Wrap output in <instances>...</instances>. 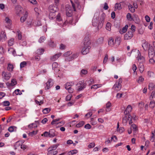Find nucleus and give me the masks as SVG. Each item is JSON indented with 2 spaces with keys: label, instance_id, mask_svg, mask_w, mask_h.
I'll list each match as a JSON object with an SVG mask.
<instances>
[{
  "label": "nucleus",
  "instance_id": "1",
  "mask_svg": "<svg viewBox=\"0 0 155 155\" xmlns=\"http://www.w3.org/2000/svg\"><path fill=\"white\" fill-rule=\"evenodd\" d=\"M122 82V79L121 78H119L113 86L112 89L116 91H119L121 88V83Z\"/></svg>",
  "mask_w": 155,
  "mask_h": 155
},
{
  "label": "nucleus",
  "instance_id": "2",
  "mask_svg": "<svg viewBox=\"0 0 155 155\" xmlns=\"http://www.w3.org/2000/svg\"><path fill=\"white\" fill-rule=\"evenodd\" d=\"M78 87L77 90L79 91H81L85 88L86 86V84L84 82V81H80L76 85Z\"/></svg>",
  "mask_w": 155,
  "mask_h": 155
},
{
  "label": "nucleus",
  "instance_id": "3",
  "mask_svg": "<svg viewBox=\"0 0 155 155\" xmlns=\"http://www.w3.org/2000/svg\"><path fill=\"white\" fill-rule=\"evenodd\" d=\"M83 46L90 47L91 42L89 36H87L85 37L83 39Z\"/></svg>",
  "mask_w": 155,
  "mask_h": 155
},
{
  "label": "nucleus",
  "instance_id": "4",
  "mask_svg": "<svg viewBox=\"0 0 155 155\" xmlns=\"http://www.w3.org/2000/svg\"><path fill=\"white\" fill-rule=\"evenodd\" d=\"M99 14L98 13H96L92 21V23L93 25L95 26H96L98 23L99 21Z\"/></svg>",
  "mask_w": 155,
  "mask_h": 155
},
{
  "label": "nucleus",
  "instance_id": "5",
  "mask_svg": "<svg viewBox=\"0 0 155 155\" xmlns=\"http://www.w3.org/2000/svg\"><path fill=\"white\" fill-rule=\"evenodd\" d=\"M2 76L4 79L7 81L10 78L11 74L8 71H3L2 73Z\"/></svg>",
  "mask_w": 155,
  "mask_h": 155
},
{
  "label": "nucleus",
  "instance_id": "6",
  "mask_svg": "<svg viewBox=\"0 0 155 155\" xmlns=\"http://www.w3.org/2000/svg\"><path fill=\"white\" fill-rule=\"evenodd\" d=\"M72 84V83H67L64 85L65 88L68 90L69 93H72L73 92V90L71 88V87L74 85V83L72 84Z\"/></svg>",
  "mask_w": 155,
  "mask_h": 155
},
{
  "label": "nucleus",
  "instance_id": "7",
  "mask_svg": "<svg viewBox=\"0 0 155 155\" xmlns=\"http://www.w3.org/2000/svg\"><path fill=\"white\" fill-rule=\"evenodd\" d=\"M148 55L149 58H153L155 55V51L153 47L150 46L148 49Z\"/></svg>",
  "mask_w": 155,
  "mask_h": 155
},
{
  "label": "nucleus",
  "instance_id": "8",
  "mask_svg": "<svg viewBox=\"0 0 155 155\" xmlns=\"http://www.w3.org/2000/svg\"><path fill=\"white\" fill-rule=\"evenodd\" d=\"M54 83L53 80L51 79H50L46 83V86L45 87V89L46 90H47L50 89L53 85Z\"/></svg>",
  "mask_w": 155,
  "mask_h": 155
},
{
  "label": "nucleus",
  "instance_id": "9",
  "mask_svg": "<svg viewBox=\"0 0 155 155\" xmlns=\"http://www.w3.org/2000/svg\"><path fill=\"white\" fill-rule=\"evenodd\" d=\"M105 16V14L104 13H102L101 15L100 18V21H99L98 25V28H101L102 26L103 25L104 21V20Z\"/></svg>",
  "mask_w": 155,
  "mask_h": 155
},
{
  "label": "nucleus",
  "instance_id": "10",
  "mask_svg": "<svg viewBox=\"0 0 155 155\" xmlns=\"http://www.w3.org/2000/svg\"><path fill=\"white\" fill-rule=\"evenodd\" d=\"M7 39L6 35L4 31H1L0 34V41H5Z\"/></svg>",
  "mask_w": 155,
  "mask_h": 155
},
{
  "label": "nucleus",
  "instance_id": "11",
  "mask_svg": "<svg viewBox=\"0 0 155 155\" xmlns=\"http://www.w3.org/2000/svg\"><path fill=\"white\" fill-rule=\"evenodd\" d=\"M138 56L137 57V59L138 61L140 62V63H143L145 61V58L142 56H141L140 52L138 51Z\"/></svg>",
  "mask_w": 155,
  "mask_h": 155
},
{
  "label": "nucleus",
  "instance_id": "12",
  "mask_svg": "<svg viewBox=\"0 0 155 155\" xmlns=\"http://www.w3.org/2000/svg\"><path fill=\"white\" fill-rule=\"evenodd\" d=\"M133 34L132 32L131 31H128L124 35V39L128 40L130 39L133 37Z\"/></svg>",
  "mask_w": 155,
  "mask_h": 155
},
{
  "label": "nucleus",
  "instance_id": "13",
  "mask_svg": "<svg viewBox=\"0 0 155 155\" xmlns=\"http://www.w3.org/2000/svg\"><path fill=\"white\" fill-rule=\"evenodd\" d=\"M150 46V44L147 42L146 41L144 40L143 41L142 47L144 50L145 51H147L148 48H149Z\"/></svg>",
  "mask_w": 155,
  "mask_h": 155
},
{
  "label": "nucleus",
  "instance_id": "14",
  "mask_svg": "<svg viewBox=\"0 0 155 155\" xmlns=\"http://www.w3.org/2000/svg\"><path fill=\"white\" fill-rule=\"evenodd\" d=\"M83 47L81 52L83 54H86L89 52L90 47L83 46Z\"/></svg>",
  "mask_w": 155,
  "mask_h": 155
},
{
  "label": "nucleus",
  "instance_id": "15",
  "mask_svg": "<svg viewBox=\"0 0 155 155\" xmlns=\"http://www.w3.org/2000/svg\"><path fill=\"white\" fill-rule=\"evenodd\" d=\"M49 137L50 138H53L57 135L56 133V131L53 129H51L49 130Z\"/></svg>",
  "mask_w": 155,
  "mask_h": 155
},
{
  "label": "nucleus",
  "instance_id": "16",
  "mask_svg": "<svg viewBox=\"0 0 155 155\" xmlns=\"http://www.w3.org/2000/svg\"><path fill=\"white\" fill-rule=\"evenodd\" d=\"M61 53H58L51 57V61H54L58 59L61 55Z\"/></svg>",
  "mask_w": 155,
  "mask_h": 155
},
{
  "label": "nucleus",
  "instance_id": "17",
  "mask_svg": "<svg viewBox=\"0 0 155 155\" xmlns=\"http://www.w3.org/2000/svg\"><path fill=\"white\" fill-rule=\"evenodd\" d=\"M49 9L50 12H56L57 10V8L56 6L55 7L53 5H50L49 6Z\"/></svg>",
  "mask_w": 155,
  "mask_h": 155
},
{
  "label": "nucleus",
  "instance_id": "18",
  "mask_svg": "<svg viewBox=\"0 0 155 155\" xmlns=\"http://www.w3.org/2000/svg\"><path fill=\"white\" fill-rule=\"evenodd\" d=\"M132 110V107L130 105H128L126 110L124 111V114L125 115L128 114Z\"/></svg>",
  "mask_w": 155,
  "mask_h": 155
},
{
  "label": "nucleus",
  "instance_id": "19",
  "mask_svg": "<svg viewBox=\"0 0 155 155\" xmlns=\"http://www.w3.org/2000/svg\"><path fill=\"white\" fill-rule=\"evenodd\" d=\"M124 4V2H123L116 3L115 5V9L119 10H121L122 9L121 5Z\"/></svg>",
  "mask_w": 155,
  "mask_h": 155
},
{
  "label": "nucleus",
  "instance_id": "20",
  "mask_svg": "<svg viewBox=\"0 0 155 155\" xmlns=\"http://www.w3.org/2000/svg\"><path fill=\"white\" fill-rule=\"evenodd\" d=\"M48 155H55L58 153V152L57 151H54L51 149L49 150V149H48Z\"/></svg>",
  "mask_w": 155,
  "mask_h": 155
},
{
  "label": "nucleus",
  "instance_id": "21",
  "mask_svg": "<svg viewBox=\"0 0 155 155\" xmlns=\"http://www.w3.org/2000/svg\"><path fill=\"white\" fill-rule=\"evenodd\" d=\"M28 14V12H26L24 15V16L21 17L20 20L22 22H23L25 21V20L27 18Z\"/></svg>",
  "mask_w": 155,
  "mask_h": 155
},
{
  "label": "nucleus",
  "instance_id": "22",
  "mask_svg": "<svg viewBox=\"0 0 155 155\" xmlns=\"http://www.w3.org/2000/svg\"><path fill=\"white\" fill-rule=\"evenodd\" d=\"M111 104L109 102H108L106 104V110L107 112L110 111V107L111 106Z\"/></svg>",
  "mask_w": 155,
  "mask_h": 155
},
{
  "label": "nucleus",
  "instance_id": "23",
  "mask_svg": "<svg viewBox=\"0 0 155 155\" xmlns=\"http://www.w3.org/2000/svg\"><path fill=\"white\" fill-rule=\"evenodd\" d=\"M55 12H49V18L51 19H53L55 18Z\"/></svg>",
  "mask_w": 155,
  "mask_h": 155
},
{
  "label": "nucleus",
  "instance_id": "24",
  "mask_svg": "<svg viewBox=\"0 0 155 155\" xmlns=\"http://www.w3.org/2000/svg\"><path fill=\"white\" fill-rule=\"evenodd\" d=\"M128 26L127 25H126L125 27L123 28L122 30L120 31V33L123 34V33L126 32L127 31Z\"/></svg>",
  "mask_w": 155,
  "mask_h": 155
},
{
  "label": "nucleus",
  "instance_id": "25",
  "mask_svg": "<svg viewBox=\"0 0 155 155\" xmlns=\"http://www.w3.org/2000/svg\"><path fill=\"white\" fill-rule=\"evenodd\" d=\"M5 22L8 25H10L12 24L11 20L8 17H6L4 19Z\"/></svg>",
  "mask_w": 155,
  "mask_h": 155
},
{
  "label": "nucleus",
  "instance_id": "26",
  "mask_svg": "<svg viewBox=\"0 0 155 155\" xmlns=\"http://www.w3.org/2000/svg\"><path fill=\"white\" fill-rule=\"evenodd\" d=\"M44 51V50L43 48H40L37 50L36 52L38 55H41L43 53Z\"/></svg>",
  "mask_w": 155,
  "mask_h": 155
},
{
  "label": "nucleus",
  "instance_id": "27",
  "mask_svg": "<svg viewBox=\"0 0 155 155\" xmlns=\"http://www.w3.org/2000/svg\"><path fill=\"white\" fill-rule=\"evenodd\" d=\"M16 127L15 126H11L8 128V130L10 132L15 131L16 130Z\"/></svg>",
  "mask_w": 155,
  "mask_h": 155
},
{
  "label": "nucleus",
  "instance_id": "28",
  "mask_svg": "<svg viewBox=\"0 0 155 155\" xmlns=\"http://www.w3.org/2000/svg\"><path fill=\"white\" fill-rule=\"evenodd\" d=\"M130 128L133 130V132L134 133H136L138 130L137 127L135 124H132L131 125V126Z\"/></svg>",
  "mask_w": 155,
  "mask_h": 155
},
{
  "label": "nucleus",
  "instance_id": "29",
  "mask_svg": "<svg viewBox=\"0 0 155 155\" xmlns=\"http://www.w3.org/2000/svg\"><path fill=\"white\" fill-rule=\"evenodd\" d=\"M14 67L12 64H8V65L7 70L9 71H12L13 70Z\"/></svg>",
  "mask_w": 155,
  "mask_h": 155
},
{
  "label": "nucleus",
  "instance_id": "30",
  "mask_svg": "<svg viewBox=\"0 0 155 155\" xmlns=\"http://www.w3.org/2000/svg\"><path fill=\"white\" fill-rule=\"evenodd\" d=\"M78 153V150H72L70 151L68 153V155H72L74 154H76Z\"/></svg>",
  "mask_w": 155,
  "mask_h": 155
},
{
  "label": "nucleus",
  "instance_id": "31",
  "mask_svg": "<svg viewBox=\"0 0 155 155\" xmlns=\"http://www.w3.org/2000/svg\"><path fill=\"white\" fill-rule=\"evenodd\" d=\"M120 43V38L118 37L115 40V44L116 46L119 45Z\"/></svg>",
  "mask_w": 155,
  "mask_h": 155
},
{
  "label": "nucleus",
  "instance_id": "32",
  "mask_svg": "<svg viewBox=\"0 0 155 155\" xmlns=\"http://www.w3.org/2000/svg\"><path fill=\"white\" fill-rule=\"evenodd\" d=\"M21 144L20 143V141H18L16 142L14 146L15 148V149H18L19 147H21Z\"/></svg>",
  "mask_w": 155,
  "mask_h": 155
},
{
  "label": "nucleus",
  "instance_id": "33",
  "mask_svg": "<svg viewBox=\"0 0 155 155\" xmlns=\"http://www.w3.org/2000/svg\"><path fill=\"white\" fill-rule=\"evenodd\" d=\"M14 43V39L12 38L8 42V45L9 46H12Z\"/></svg>",
  "mask_w": 155,
  "mask_h": 155
},
{
  "label": "nucleus",
  "instance_id": "34",
  "mask_svg": "<svg viewBox=\"0 0 155 155\" xmlns=\"http://www.w3.org/2000/svg\"><path fill=\"white\" fill-rule=\"evenodd\" d=\"M49 46L52 48H54L56 47V44L54 43L52 41H50L48 43Z\"/></svg>",
  "mask_w": 155,
  "mask_h": 155
},
{
  "label": "nucleus",
  "instance_id": "35",
  "mask_svg": "<svg viewBox=\"0 0 155 155\" xmlns=\"http://www.w3.org/2000/svg\"><path fill=\"white\" fill-rule=\"evenodd\" d=\"M114 40L112 38L110 39L109 41L108 42V44L109 45L112 46L114 44Z\"/></svg>",
  "mask_w": 155,
  "mask_h": 155
},
{
  "label": "nucleus",
  "instance_id": "36",
  "mask_svg": "<svg viewBox=\"0 0 155 155\" xmlns=\"http://www.w3.org/2000/svg\"><path fill=\"white\" fill-rule=\"evenodd\" d=\"M149 107L152 108H153L155 106V103L153 101H151L149 104Z\"/></svg>",
  "mask_w": 155,
  "mask_h": 155
},
{
  "label": "nucleus",
  "instance_id": "37",
  "mask_svg": "<svg viewBox=\"0 0 155 155\" xmlns=\"http://www.w3.org/2000/svg\"><path fill=\"white\" fill-rule=\"evenodd\" d=\"M51 110V109L50 108H46L44 109L43 110L42 112L44 114H46L48 113H49Z\"/></svg>",
  "mask_w": 155,
  "mask_h": 155
},
{
  "label": "nucleus",
  "instance_id": "38",
  "mask_svg": "<svg viewBox=\"0 0 155 155\" xmlns=\"http://www.w3.org/2000/svg\"><path fill=\"white\" fill-rule=\"evenodd\" d=\"M84 124H85L84 122L83 121H82L80 122L78 124H77L76 125V126L77 127H80L82 126Z\"/></svg>",
  "mask_w": 155,
  "mask_h": 155
},
{
  "label": "nucleus",
  "instance_id": "39",
  "mask_svg": "<svg viewBox=\"0 0 155 155\" xmlns=\"http://www.w3.org/2000/svg\"><path fill=\"white\" fill-rule=\"evenodd\" d=\"M128 8L129 10L131 12H135V10L134 8L132 5L130 4L129 5H128Z\"/></svg>",
  "mask_w": 155,
  "mask_h": 155
},
{
  "label": "nucleus",
  "instance_id": "40",
  "mask_svg": "<svg viewBox=\"0 0 155 155\" xmlns=\"http://www.w3.org/2000/svg\"><path fill=\"white\" fill-rule=\"evenodd\" d=\"M38 132V130H37L35 131H33L31 132H30L28 133V135L32 137L33 135H35L37 134Z\"/></svg>",
  "mask_w": 155,
  "mask_h": 155
},
{
  "label": "nucleus",
  "instance_id": "41",
  "mask_svg": "<svg viewBox=\"0 0 155 155\" xmlns=\"http://www.w3.org/2000/svg\"><path fill=\"white\" fill-rule=\"evenodd\" d=\"M101 85L100 84H94L91 86V88H94L96 89L98 88V87H101Z\"/></svg>",
  "mask_w": 155,
  "mask_h": 155
},
{
  "label": "nucleus",
  "instance_id": "42",
  "mask_svg": "<svg viewBox=\"0 0 155 155\" xmlns=\"http://www.w3.org/2000/svg\"><path fill=\"white\" fill-rule=\"evenodd\" d=\"M111 24L109 22H108L107 23L106 28L107 30L109 31H110L111 30Z\"/></svg>",
  "mask_w": 155,
  "mask_h": 155
},
{
  "label": "nucleus",
  "instance_id": "43",
  "mask_svg": "<svg viewBox=\"0 0 155 155\" xmlns=\"http://www.w3.org/2000/svg\"><path fill=\"white\" fill-rule=\"evenodd\" d=\"M139 65V69L140 73H142L144 70V68L143 65L142 64H141V63Z\"/></svg>",
  "mask_w": 155,
  "mask_h": 155
},
{
  "label": "nucleus",
  "instance_id": "44",
  "mask_svg": "<svg viewBox=\"0 0 155 155\" xmlns=\"http://www.w3.org/2000/svg\"><path fill=\"white\" fill-rule=\"evenodd\" d=\"M58 145V144H54L53 146L49 147L48 149H49V150L51 149L53 150H55L56 149Z\"/></svg>",
  "mask_w": 155,
  "mask_h": 155
},
{
  "label": "nucleus",
  "instance_id": "45",
  "mask_svg": "<svg viewBox=\"0 0 155 155\" xmlns=\"http://www.w3.org/2000/svg\"><path fill=\"white\" fill-rule=\"evenodd\" d=\"M14 93L16 95H20L22 94L20 90L19 89L15 90L14 91Z\"/></svg>",
  "mask_w": 155,
  "mask_h": 155
},
{
  "label": "nucleus",
  "instance_id": "46",
  "mask_svg": "<svg viewBox=\"0 0 155 155\" xmlns=\"http://www.w3.org/2000/svg\"><path fill=\"white\" fill-rule=\"evenodd\" d=\"M149 98L150 100L155 98V90L152 92Z\"/></svg>",
  "mask_w": 155,
  "mask_h": 155
},
{
  "label": "nucleus",
  "instance_id": "47",
  "mask_svg": "<svg viewBox=\"0 0 155 155\" xmlns=\"http://www.w3.org/2000/svg\"><path fill=\"white\" fill-rule=\"evenodd\" d=\"M154 86V84L153 83H150L149 85L148 88L149 90H152L153 89Z\"/></svg>",
  "mask_w": 155,
  "mask_h": 155
},
{
  "label": "nucleus",
  "instance_id": "48",
  "mask_svg": "<svg viewBox=\"0 0 155 155\" xmlns=\"http://www.w3.org/2000/svg\"><path fill=\"white\" fill-rule=\"evenodd\" d=\"M15 9L19 12L21 11L22 8L20 5H18L15 7Z\"/></svg>",
  "mask_w": 155,
  "mask_h": 155
},
{
  "label": "nucleus",
  "instance_id": "49",
  "mask_svg": "<svg viewBox=\"0 0 155 155\" xmlns=\"http://www.w3.org/2000/svg\"><path fill=\"white\" fill-rule=\"evenodd\" d=\"M27 65V63L26 61H24L21 62L20 64V67L22 68L24 67Z\"/></svg>",
  "mask_w": 155,
  "mask_h": 155
},
{
  "label": "nucleus",
  "instance_id": "50",
  "mask_svg": "<svg viewBox=\"0 0 155 155\" xmlns=\"http://www.w3.org/2000/svg\"><path fill=\"white\" fill-rule=\"evenodd\" d=\"M2 105L4 106H8L10 103L8 101H5L2 103Z\"/></svg>",
  "mask_w": 155,
  "mask_h": 155
},
{
  "label": "nucleus",
  "instance_id": "51",
  "mask_svg": "<svg viewBox=\"0 0 155 155\" xmlns=\"http://www.w3.org/2000/svg\"><path fill=\"white\" fill-rule=\"evenodd\" d=\"M65 9L66 11H69V10H72L71 7L68 5H66Z\"/></svg>",
  "mask_w": 155,
  "mask_h": 155
},
{
  "label": "nucleus",
  "instance_id": "52",
  "mask_svg": "<svg viewBox=\"0 0 155 155\" xmlns=\"http://www.w3.org/2000/svg\"><path fill=\"white\" fill-rule=\"evenodd\" d=\"M127 17L128 20L131 21L133 19L132 17L131 14L130 13H128L127 15Z\"/></svg>",
  "mask_w": 155,
  "mask_h": 155
},
{
  "label": "nucleus",
  "instance_id": "53",
  "mask_svg": "<svg viewBox=\"0 0 155 155\" xmlns=\"http://www.w3.org/2000/svg\"><path fill=\"white\" fill-rule=\"evenodd\" d=\"M35 101L37 104H38L39 105H41V104L43 103V100H41L40 101H38L37 100H35Z\"/></svg>",
  "mask_w": 155,
  "mask_h": 155
},
{
  "label": "nucleus",
  "instance_id": "54",
  "mask_svg": "<svg viewBox=\"0 0 155 155\" xmlns=\"http://www.w3.org/2000/svg\"><path fill=\"white\" fill-rule=\"evenodd\" d=\"M72 10H69V11H66V14L67 16L71 17L72 15Z\"/></svg>",
  "mask_w": 155,
  "mask_h": 155
},
{
  "label": "nucleus",
  "instance_id": "55",
  "mask_svg": "<svg viewBox=\"0 0 155 155\" xmlns=\"http://www.w3.org/2000/svg\"><path fill=\"white\" fill-rule=\"evenodd\" d=\"M17 35L19 40H21L22 36L21 35V32L19 31H18L17 32Z\"/></svg>",
  "mask_w": 155,
  "mask_h": 155
},
{
  "label": "nucleus",
  "instance_id": "56",
  "mask_svg": "<svg viewBox=\"0 0 155 155\" xmlns=\"http://www.w3.org/2000/svg\"><path fill=\"white\" fill-rule=\"evenodd\" d=\"M135 26L134 25H132L131 26V28H130V29H131V30L129 31H130L132 32V33L133 34V33L135 31Z\"/></svg>",
  "mask_w": 155,
  "mask_h": 155
},
{
  "label": "nucleus",
  "instance_id": "57",
  "mask_svg": "<svg viewBox=\"0 0 155 155\" xmlns=\"http://www.w3.org/2000/svg\"><path fill=\"white\" fill-rule=\"evenodd\" d=\"M41 136H44L45 137H49V132L45 131V132L43 134L41 135Z\"/></svg>",
  "mask_w": 155,
  "mask_h": 155
},
{
  "label": "nucleus",
  "instance_id": "58",
  "mask_svg": "<svg viewBox=\"0 0 155 155\" xmlns=\"http://www.w3.org/2000/svg\"><path fill=\"white\" fill-rule=\"evenodd\" d=\"M58 66V64L57 62H54L52 65V68L54 69L55 68H57Z\"/></svg>",
  "mask_w": 155,
  "mask_h": 155
},
{
  "label": "nucleus",
  "instance_id": "59",
  "mask_svg": "<svg viewBox=\"0 0 155 155\" xmlns=\"http://www.w3.org/2000/svg\"><path fill=\"white\" fill-rule=\"evenodd\" d=\"M4 49L3 48L2 46H0V54L3 55L4 53Z\"/></svg>",
  "mask_w": 155,
  "mask_h": 155
},
{
  "label": "nucleus",
  "instance_id": "60",
  "mask_svg": "<svg viewBox=\"0 0 155 155\" xmlns=\"http://www.w3.org/2000/svg\"><path fill=\"white\" fill-rule=\"evenodd\" d=\"M34 10L35 11L37 14V15H38L40 14V12H41V11L37 7H36L35 8Z\"/></svg>",
  "mask_w": 155,
  "mask_h": 155
},
{
  "label": "nucleus",
  "instance_id": "61",
  "mask_svg": "<svg viewBox=\"0 0 155 155\" xmlns=\"http://www.w3.org/2000/svg\"><path fill=\"white\" fill-rule=\"evenodd\" d=\"M144 80L143 78L142 77H140L137 80V81L138 82L140 83L142 82Z\"/></svg>",
  "mask_w": 155,
  "mask_h": 155
},
{
  "label": "nucleus",
  "instance_id": "62",
  "mask_svg": "<svg viewBox=\"0 0 155 155\" xmlns=\"http://www.w3.org/2000/svg\"><path fill=\"white\" fill-rule=\"evenodd\" d=\"M72 54V52L71 51H68L67 52L65 53L64 55V56L67 57L70 55L71 54Z\"/></svg>",
  "mask_w": 155,
  "mask_h": 155
},
{
  "label": "nucleus",
  "instance_id": "63",
  "mask_svg": "<svg viewBox=\"0 0 155 155\" xmlns=\"http://www.w3.org/2000/svg\"><path fill=\"white\" fill-rule=\"evenodd\" d=\"M45 40V37L44 36H42L38 40V42L39 43H41L42 42H43Z\"/></svg>",
  "mask_w": 155,
  "mask_h": 155
},
{
  "label": "nucleus",
  "instance_id": "64",
  "mask_svg": "<svg viewBox=\"0 0 155 155\" xmlns=\"http://www.w3.org/2000/svg\"><path fill=\"white\" fill-rule=\"evenodd\" d=\"M87 73V71L85 69H82L81 71V74L83 75H85Z\"/></svg>",
  "mask_w": 155,
  "mask_h": 155
}]
</instances>
